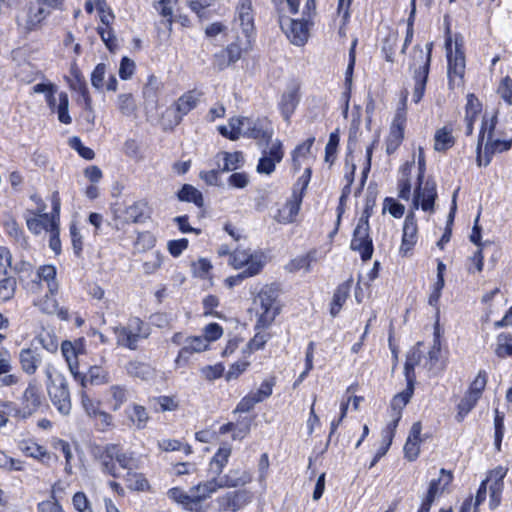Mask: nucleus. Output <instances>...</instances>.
I'll use <instances>...</instances> for the list:
<instances>
[{
	"instance_id": "47",
	"label": "nucleus",
	"mask_w": 512,
	"mask_h": 512,
	"mask_svg": "<svg viewBox=\"0 0 512 512\" xmlns=\"http://www.w3.org/2000/svg\"><path fill=\"white\" fill-rule=\"evenodd\" d=\"M251 47V41L250 38H246L245 40H238L237 42H234L230 44L226 49V54L229 59V63H234L238 61L243 52H246Z\"/></svg>"
},
{
	"instance_id": "25",
	"label": "nucleus",
	"mask_w": 512,
	"mask_h": 512,
	"mask_svg": "<svg viewBox=\"0 0 512 512\" xmlns=\"http://www.w3.org/2000/svg\"><path fill=\"white\" fill-rule=\"evenodd\" d=\"M61 352L73 377H80L78 355L82 353V344L64 341L61 344Z\"/></svg>"
},
{
	"instance_id": "54",
	"label": "nucleus",
	"mask_w": 512,
	"mask_h": 512,
	"mask_svg": "<svg viewBox=\"0 0 512 512\" xmlns=\"http://www.w3.org/2000/svg\"><path fill=\"white\" fill-rule=\"evenodd\" d=\"M80 399L81 406L89 418H91L101 409V402L91 397L86 391V389H81Z\"/></svg>"
},
{
	"instance_id": "41",
	"label": "nucleus",
	"mask_w": 512,
	"mask_h": 512,
	"mask_svg": "<svg viewBox=\"0 0 512 512\" xmlns=\"http://www.w3.org/2000/svg\"><path fill=\"white\" fill-rule=\"evenodd\" d=\"M414 392V384L407 382V387L400 393L396 394L391 402V409L394 415H401L404 407L409 403Z\"/></svg>"
},
{
	"instance_id": "44",
	"label": "nucleus",
	"mask_w": 512,
	"mask_h": 512,
	"mask_svg": "<svg viewBox=\"0 0 512 512\" xmlns=\"http://www.w3.org/2000/svg\"><path fill=\"white\" fill-rule=\"evenodd\" d=\"M350 292V283H343L340 285L333 295L330 313L335 317L341 310L343 304L347 300Z\"/></svg>"
},
{
	"instance_id": "35",
	"label": "nucleus",
	"mask_w": 512,
	"mask_h": 512,
	"mask_svg": "<svg viewBox=\"0 0 512 512\" xmlns=\"http://www.w3.org/2000/svg\"><path fill=\"white\" fill-rule=\"evenodd\" d=\"M50 15L40 3L36 0L35 3L29 7L26 26L29 30H34L40 27L41 23Z\"/></svg>"
},
{
	"instance_id": "32",
	"label": "nucleus",
	"mask_w": 512,
	"mask_h": 512,
	"mask_svg": "<svg viewBox=\"0 0 512 512\" xmlns=\"http://www.w3.org/2000/svg\"><path fill=\"white\" fill-rule=\"evenodd\" d=\"M19 361L22 370L28 375H33L41 362L40 353L37 348H24L19 353Z\"/></svg>"
},
{
	"instance_id": "9",
	"label": "nucleus",
	"mask_w": 512,
	"mask_h": 512,
	"mask_svg": "<svg viewBox=\"0 0 512 512\" xmlns=\"http://www.w3.org/2000/svg\"><path fill=\"white\" fill-rule=\"evenodd\" d=\"M369 216V209L366 208L359 219L351 241V249L358 251L364 261L369 260L373 253L372 240L369 237Z\"/></svg>"
},
{
	"instance_id": "24",
	"label": "nucleus",
	"mask_w": 512,
	"mask_h": 512,
	"mask_svg": "<svg viewBox=\"0 0 512 512\" xmlns=\"http://www.w3.org/2000/svg\"><path fill=\"white\" fill-rule=\"evenodd\" d=\"M417 223L413 213L406 216L403 226L402 243L400 253L406 256L417 242Z\"/></svg>"
},
{
	"instance_id": "2",
	"label": "nucleus",
	"mask_w": 512,
	"mask_h": 512,
	"mask_svg": "<svg viewBox=\"0 0 512 512\" xmlns=\"http://www.w3.org/2000/svg\"><path fill=\"white\" fill-rule=\"evenodd\" d=\"M94 456L101 462L102 470L117 478L119 473L116 469L114 461L123 469H131L133 464V456L123 451L117 444H108L103 448L97 447L94 450Z\"/></svg>"
},
{
	"instance_id": "5",
	"label": "nucleus",
	"mask_w": 512,
	"mask_h": 512,
	"mask_svg": "<svg viewBox=\"0 0 512 512\" xmlns=\"http://www.w3.org/2000/svg\"><path fill=\"white\" fill-rule=\"evenodd\" d=\"M230 264L235 269L244 268L239 274L240 278L253 277L263 269L265 256L261 252H253L249 249H235L230 255Z\"/></svg>"
},
{
	"instance_id": "53",
	"label": "nucleus",
	"mask_w": 512,
	"mask_h": 512,
	"mask_svg": "<svg viewBox=\"0 0 512 512\" xmlns=\"http://www.w3.org/2000/svg\"><path fill=\"white\" fill-rule=\"evenodd\" d=\"M178 198L181 201L193 202L199 207L203 205V196L201 192L188 184H185L178 192Z\"/></svg>"
},
{
	"instance_id": "43",
	"label": "nucleus",
	"mask_w": 512,
	"mask_h": 512,
	"mask_svg": "<svg viewBox=\"0 0 512 512\" xmlns=\"http://www.w3.org/2000/svg\"><path fill=\"white\" fill-rule=\"evenodd\" d=\"M218 156H221L224 161L223 172L235 171L244 165V156L240 151L221 152Z\"/></svg>"
},
{
	"instance_id": "23",
	"label": "nucleus",
	"mask_w": 512,
	"mask_h": 512,
	"mask_svg": "<svg viewBox=\"0 0 512 512\" xmlns=\"http://www.w3.org/2000/svg\"><path fill=\"white\" fill-rule=\"evenodd\" d=\"M74 379L80 383L82 389H86L88 385L100 386L110 382L108 371L97 365L91 366L87 374L80 372V377Z\"/></svg>"
},
{
	"instance_id": "1",
	"label": "nucleus",
	"mask_w": 512,
	"mask_h": 512,
	"mask_svg": "<svg viewBox=\"0 0 512 512\" xmlns=\"http://www.w3.org/2000/svg\"><path fill=\"white\" fill-rule=\"evenodd\" d=\"M496 122V116L483 117L476 149L478 166H487L494 154L508 151L512 147V138L507 140L493 139Z\"/></svg>"
},
{
	"instance_id": "59",
	"label": "nucleus",
	"mask_w": 512,
	"mask_h": 512,
	"mask_svg": "<svg viewBox=\"0 0 512 512\" xmlns=\"http://www.w3.org/2000/svg\"><path fill=\"white\" fill-rule=\"evenodd\" d=\"M487 385V374L485 371H479L474 380L471 382L467 393L480 399Z\"/></svg>"
},
{
	"instance_id": "62",
	"label": "nucleus",
	"mask_w": 512,
	"mask_h": 512,
	"mask_svg": "<svg viewBox=\"0 0 512 512\" xmlns=\"http://www.w3.org/2000/svg\"><path fill=\"white\" fill-rule=\"evenodd\" d=\"M126 482L131 490L145 491L149 488V483L142 474L128 472Z\"/></svg>"
},
{
	"instance_id": "39",
	"label": "nucleus",
	"mask_w": 512,
	"mask_h": 512,
	"mask_svg": "<svg viewBox=\"0 0 512 512\" xmlns=\"http://www.w3.org/2000/svg\"><path fill=\"white\" fill-rule=\"evenodd\" d=\"M455 143L452 129L447 126L438 129L434 135V149L443 152L451 148Z\"/></svg>"
},
{
	"instance_id": "11",
	"label": "nucleus",
	"mask_w": 512,
	"mask_h": 512,
	"mask_svg": "<svg viewBox=\"0 0 512 512\" xmlns=\"http://www.w3.org/2000/svg\"><path fill=\"white\" fill-rule=\"evenodd\" d=\"M253 494L247 489H239L218 496L214 503L218 512H238L252 502Z\"/></svg>"
},
{
	"instance_id": "37",
	"label": "nucleus",
	"mask_w": 512,
	"mask_h": 512,
	"mask_svg": "<svg viewBox=\"0 0 512 512\" xmlns=\"http://www.w3.org/2000/svg\"><path fill=\"white\" fill-rule=\"evenodd\" d=\"M35 277L46 283L50 294L55 295L58 291V282L56 281V268L53 265H43L35 272Z\"/></svg>"
},
{
	"instance_id": "57",
	"label": "nucleus",
	"mask_w": 512,
	"mask_h": 512,
	"mask_svg": "<svg viewBox=\"0 0 512 512\" xmlns=\"http://www.w3.org/2000/svg\"><path fill=\"white\" fill-rule=\"evenodd\" d=\"M177 0H160L155 3L154 7L158 11V13L166 19L168 29H172L173 24V4L176 3Z\"/></svg>"
},
{
	"instance_id": "10",
	"label": "nucleus",
	"mask_w": 512,
	"mask_h": 512,
	"mask_svg": "<svg viewBox=\"0 0 512 512\" xmlns=\"http://www.w3.org/2000/svg\"><path fill=\"white\" fill-rule=\"evenodd\" d=\"M114 219L123 224L142 223L150 218L151 208L144 199L127 206H118L113 210Z\"/></svg>"
},
{
	"instance_id": "51",
	"label": "nucleus",
	"mask_w": 512,
	"mask_h": 512,
	"mask_svg": "<svg viewBox=\"0 0 512 512\" xmlns=\"http://www.w3.org/2000/svg\"><path fill=\"white\" fill-rule=\"evenodd\" d=\"M421 351L418 348H413L407 355L405 362V376L407 382L413 383L415 380L414 368L420 362Z\"/></svg>"
},
{
	"instance_id": "34",
	"label": "nucleus",
	"mask_w": 512,
	"mask_h": 512,
	"mask_svg": "<svg viewBox=\"0 0 512 512\" xmlns=\"http://www.w3.org/2000/svg\"><path fill=\"white\" fill-rule=\"evenodd\" d=\"M299 102V86L292 85L283 94L280 103L281 111L285 119H289Z\"/></svg>"
},
{
	"instance_id": "17",
	"label": "nucleus",
	"mask_w": 512,
	"mask_h": 512,
	"mask_svg": "<svg viewBox=\"0 0 512 512\" xmlns=\"http://www.w3.org/2000/svg\"><path fill=\"white\" fill-rule=\"evenodd\" d=\"M436 197L437 191L434 182L427 181L424 185L420 182L413 199V208L418 209L420 206L423 211L432 213Z\"/></svg>"
},
{
	"instance_id": "63",
	"label": "nucleus",
	"mask_w": 512,
	"mask_h": 512,
	"mask_svg": "<svg viewBox=\"0 0 512 512\" xmlns=\"http://www.w3.org/2000/svg\"><path fill=\"white\" fill-rule=\"evenodd\" d=\"M6 233L13 238L17 243L26 245V239L23 235V231L19 227L15 219H9L4 223Z\"/></svg>"
},
{
	"instance_id": "64",
	"label": "nucleus",
	"mask_w": 512,
	"mask_h": 512,
	"mask_svg": "<svg viewBox=\"0 0 512 512\" xmlns=\"http://www.w3.org/2000/svg\"><path fill=\"white\" fill-rule=\"evenodd\" d=\"M497 93L508 105H512V78L504 77L497 88Z\"/></svg>"
},
{
	"instance_id": "38",
	"label": "nucleus",
	"mask_w": 512,
	"mask_h": 512,
	"mask_svg": "<svg viewBox=\"0 0 512 512\" xmlns=\"http://www.w3.org/2000/svg\"><path fill=\"white\" fill-rule=\"evenodd\" d=\"M247 120H244V117L242 118H231L229 120L228 125L225 126H219L218 131L219 133L232 140L235 141L239 139L241 135H243V130L245 127V123H247Z\"/></svg>"
},
{
	"instance_id": "19",
	"label": "nucleus",
	"mask_w": 512,
	"mask_h": 512,
	"mask_svg": "<svg viewBox=\"0 0 512 512\" xmlns=\"http://www.w3.org/2000/svg\"><path fill=\"white\" fill-rule=\"evenodd\" d=\"M127 425L130 428L143 430L147 428L150 415L146 407L137 403L129 404L124 410Z\"/></svg>"
},
{
	"instance_id": "28",
	"label": "nucleus",
	"mask_w": 512,
	"mask_h": 512,
	"mask_svg": "<svg viewBox=\"0 0 512 512\" xmlns=\"http://www.w3.org/2000/svg\"><path fill=\"white\" fill-rule=\"evenodd\" d=\"M199 98L200 93L196 91H189L182 95L175 103V111L178 114L174 116V121L170 126L178 125L181 122L182 117L197 106Z\"/></svg>"
},
{
	"instance_id": "8",
	"label": "nucleus",
	"mask_w": 512,
	"mask_h": 512,
	"mask_svg": "<svg viewBox=\"0 0 512 512\" xmlns=\"http://www.w3.org/2000/svg\"><path fill=\"white\" fill-rule=\"evenodd\" d=\"M284 157L283 143L279 139L268 141L261 151V157L256 166V172L262 175H271Z\"/></svg>"
},
{
	"instance_id": "4",
	"label": "nucleus",
	"mask_w": 512,
	"mask_h": 512,
	"mask_svg": "<svg viewBox=\"0 0 512 512\" xmlns=\"http://www.w3.org/2000/svg\"><path fill=\"white\" fill-rule=\"evenodd\" d=\"M276 291L270 286H264L254 299L257 327H268L275 320L279 309L276 305Z\"/></svg>"
},
{
	"instance_id": "49",
	"label": "nucleus",
	"mask_w": 512,
	"mask_h": 512,
	"mask_svg": "<svg viewBox=\"0 0 512 512\" xmlns=\"http://www.w3.org/2000/svg\"><path fill=\"white\" fill-rule=\"evenodd\" d=\"M115 334L118 345L127 347L131 350H135L137 348V342L139 339L136 338V336L132 334L126 326L115 328Z\"/></svg>"
},
{
	"instance_id": "14",
	"label": "nucleus",
	"mask_w": 512,
	"mask_h": 512,
	"mask_svg": "<svg viewBox=\"0 0 512 512\" xmlns=\"http://www.w3.org/2000/svg\"><path fill=\"white\" fill-rule=\"evenodd\" d=\"M280 25L292 44L303 46L309 38L308 20H294L287 17L280 19Z\"/></svg>"
},
{
	"instance_id": "21",
	"label": "nucleus",
	"mask_w": 512,
	"mask_h": 512,
	"mask_svg": "<svg viewBox=\"0 0 512 512\" xmlns=\"http://www.w3.org/2000/svg\"><path fill=\"white\" fill-rule=\"evenodd\" d=\"M209 344L202 336L188 337L184 342L183 348L179 351L175 360L177 367L187 363L188 357L192 353H199L205 351Z\"/></svg>"
},
{
	"instance_id": "48",
	"label": "nucleus",
	"mask_w": 512,
	"mask_h": 512,
	"mask_svg": "<svg viewBox=\"0 0 512 512\" xmlns=\"http://www.w3.org/2000/svg\"><path fill=\"white\" fill-rule=\"evenodd\" d=\"M69 107V98L67 93L61 92L58 94V100L56 101V106L54 109H51L53 112L57 113L58 120L63 124H70L72 119L68 113Z\"/></svg>"
},
{
	"instance_id": "56",
	"label": "nucleus",
	"mask_w": 512,
	"mask_h": 512,
	"mask_svg": "<svg viewBox=\"0 0 512 512\" xmlns=\"http://www.w3.org/2000/svg\"><path fill=\"white\" fill-rule=\"evenodd\" d=\"M478 398L465 393L464 397L461 399L460 403L458 404V412L456 414V420L458 422L463 421V419L466 417V415L475 407L476 403L478 402Z\"/></svg>"
},
{
	"instance_id": "50",
	"label": "nucleus",
	"mask_w": 512,
	"mask_h": 512,
	"mask_svg": "<svg viewBox=\"0 0 512 512\" xmlns=\"http://www.w3.org/2000/svg\"><path fill=\"white\" fill-rule=\"evenodd\" d=\"M57 87L52 83H38L33 86L34 93H42L45 95L46 102L50 109H54L58 97L55 96Z\"/></svg>"
},
{
	"instance_id": "45",
	"label": "nucleus",
	"mask_w": 512,
	"mask_h": 512,
	"mask_svg": "<svg viewBox=\"0 0 512 512\" xmlns=\"http://www.w3.org/2000/svg\"><path fill=\"white\" fill-rule=\"evenodd\" d=\"M315 141L314 137L308 138L306 141L298 145L292 153V162L295 170H299L303 159H306L311 152V147Z\"/></svg>"
},
{
	"instance_id": "6",
	"label": "nucleus",
	"mask_w": 512,
	"mask_h": 512,
	"mask_svg": "<svg viewBox=\"0 0 512 512\" xmlns=\"http://www.w3.org/2000/svg\"><path fill=\"white\" fill-rule=\"evenodd\" d=\"M445 48L448 60L449 84L453 87L456 79L461 80L465 72L462 37L456 36L453 41L451 35H448L445 41Z\"/></svg>"
},
{
	"instance_id": "42",
	"label": "nucleus",
	"mask_w": 512,
	"mask_h": 512,
	"mask_svg": "<svg viewBox=\"0 0 512 512\" xmlns=\"http://www.w3.org/2000/svg\"><path fill=\"white\" fill-rule=\"evenodd\" d=\"M232 449L228 445L221 446L210 461V468L219 475L226 466Z\"/></svg>"
},
{
	"instance_id": "18",
	"label": "nucleus",
	"mask_w": 512,
	"mask_h": 512,
	"mask_svg": "<svg viewBox=\"0 0 512 512\" xmlns=\"http://www.w3.org/2000/svg\"><path fill=\"white\" fill-rule=\"evenodd\" d=\"M244 120L248 122L245 123V127L243 130V135L253 138V139H266L268 141H273V129L271 123L266 119H252L244 117Z\"/></svg>"
},
{
	"instance_id": "40",
	"label": "nucleus",
	"mask_w": 512,
	"mask_h": 512,
	"mask_svg": "<svg viewBox=\"0 0 512 512\" xmlns=\"http://www.w3.org/2000/svg\"><path fill=\"white\" fill-rule=\"evenodd\" d=\"M126 371L130 376L141 380L152 379L155 375V371L150 365L139 361H130L126 366Z\"/></svg>"
},
{
	"instance_id": "58",
	"label": "nucleus",
	"mask_w": 512,
	"mask_h": 512,
	"mask_svg": "<svg viewBox=\"0 0 512 512\" xmlns=\"http://www.w3.org/2000/svg\"><path fill=\"white\" fill-rule=\"evenodd\" d=\"M269 335L266 333H256L255 336L247 343L246 347L242 350V353L245 358L251 355L254 351L262 349Z\"/></svg>"
},
{
	"instance_id": "3",
	"label": "nucleus",
	"mask_w": 512,
	"mask_h": 512,
	"mask_svg": "<svg viewBox=\"0 0 512 512\" xmlns=\"http://www.w3.org/2000/svg\"><path fill=\"white\" fill-rule=\"evenodd\" d=\"M432 43L426 45V51L420 46L413 48V63L415 87L413 91V100L418 103L424 94L425 85L428 77L429 66L431 61Z\"/></svg>"
},
{
	"instance_id": "27",
	"label": "nucleus",
	"mask_w": 512,
	"mask_h": 512,
	"mask_svg": "<svg viewBox=\"0 0 512 512\" xmlns=\"http://www.w3.org/2000/svg\"><path fill=\"white\" fill-rule=\"evenodd\" d=\"M252 481V474L247 470L231 469L219 480L220 488L243 487Z\"/></svg>"
},
{
	"instance_id": "20",
	"label": "nucleus",
	"mask_w": 512,
	"mask_h": 512,
	"mask_svg": "<svg viewBox=\"0 0 512 512\" xmlns=\"http://www.w3.org/2000/svg\"><path fill=\"white\" fill-rule=\"evenodd\" d=\"M70 74L68 79L70 88L81 94L85 110L92 112V99L88 93L85 79L75 61L71 64Z\"/></svg>"
},
{
	"instance_id": "29",
	"label": "nucleus",
	"mask_w": 512,
	"mask_h": 512,
	"mask_svg": "<svg viewBox=\"0 0 512 512\" xmlns=\"http://www.w3.org/2000/svg\"><path fill=\"white\" fill-rule=\"evenodd\" d=\"M453 474L451 471L446 469H441L439 472V476L436 479H432L429 482L428 490L425 498L434 502L436 497L443 494V492L447 489V487L452 483Z\"/></svg>"
},
{
	"instance_id": "61",
	"label": "nucleus",
	"mask_w": 512,
	"mask_h": 512,
	"mask_svg": "<svg viewBox=\"0 0 512 512\" xmlns=\"http://www.w3.org/2000/svg\"><path fill=\"white\" fill-rule=\"evenodd\" d=\"M109 393L114 401L112 410L117 411L127 401V389L121 385H112Z\"/></svg>"
},
{
	"instance_id": "31",
	"label": "nucleus",
	"mask_w": 512,
	"mask_h": 512,
	"mask_svg": "<svg viewBox=\"0 0 512 512\" xmlns=\"http://www.w3.org/2000/svg\"><path fill=\"white\" fill-rule=\"evenodd\" d=\"M116 108L122 117L138 118V105L132 93H120L116 99Z\"/></svg>"
},
{
	"instance_id": "15",
	"label": "nucleus",
	"mask_w": 512,
	"mask_h": 512,
	"mask_svg": "<svg viewBox=\"0 0 512 512\" xmlns=\"http://www.w3.org/2000/svg\"><path fill=\"white\" fill-rule=\"evenodd\" d=\"M234 23L246 38L254 32V13L252 0H239L235 8Z\"/></svg>"
},
{
	"instance_id": "16",
	"label": "nucleus",
	"mask_w": 512,
	"mask_h": 512,
	"mask_svg": "<svg viewBox=\"0 0 512 512\" xmlns=\"http://www.w3.org/2000/svg\"><path fill=\"white\" fill-rule=\"evenodd\" d=\"M47 390L57 410L63 415H68L71 410V401L68 385L64 379H61L58 384L48 385Z\"/></svg>"
},
{
	"instance_id": "12",
	"label": "nucleus",
	"mask_w": 512,
	"mask_h": 512,
	"mask_svg": "<svg viewBox=\"0 0 512 512\" xmlns=\"http://www.w3.org/2000/svg\"><path fill=\"white\" fill-rule=\"evenodd\" d=\"M43 403L44 396L42 395L41 388L35 380H32L23 392L21 406L16 411V414L22 418L30 417L42 407Z\"/></svg>"
},
{
	"instance_id": "52",
	"label": "nucleus",
	"mask_w": 512,
	"mask_h": 512,
	"mask_svg": "<svg viewBox=\"0 0 512 512\" xmlns=\"http://www.w3.org/2000/svg\"><path fill=\"white\" fill-rule=\"evenodd\" d=\"M52 447L55 450L62 452V454L64 455V458H65L64 470L67 474L71 475L73 473V468H72V464H71L73 455H72L70 444L65 440L55 439L52 442Z\"/></svg>"
},
{
	"instance_id": "46",
	"label": "nucleus",
	"mask_w": 512,
	"mask_h": 512,
	"mask_svg": "<svg viewBox=\"0 0 512 512\" xmlns=\"http://www.w3.org/2000/svg\"><path fill=\"white\" fill-rule=\"evenodd\" d=\"M34 305L37 306L43 313H47V314H54V313H59L62 318H66V315H67V312L66 311H62L58 309V303L56 301V299L54 298V295L50 294H46L44 296V298L42 299H39V300H34Z\"/></svg>"
},
{
	"instance_id": "13",
	"label": "nucleus",
	"mask_w": 512,
	"mask_h": 512,
	"mask_svg": "<svg viewBox=\"0 0 512 512\" xmlns=\"http://www.w3.org/2000/svg\"><path fill=\"white\" fill-rule=\"evenodd\" d=\"M406 97L403 99V107L396 111L392 124L390 126L389 135L386 139V152L394 153L401 145L404 139V129L406 125Z\"/></svg>"
},
{
	"instance_id": "26",
	"label": "nucleus",
	"mask_w": 512,
	"mask_h": 512,
	"mask_svg": "<svg viewBox=\"0 0 512 512\" xmlns=\"http://www.w3.org/2000/svg\"><path fill=\"white\" fill-rule=\"evenodd\" d=\"M302 202L301 195L293 194L291 199L288 200L274 216V219L281 224H288L295 221L299 213L300 205Z\"/></svg>"
},
{
	"instance_id": "36",
	"label": "nucleus",
	"mask_w": 512,
	"mask_h": 512,
	"mask_svg": "<svg viewBox=\"0 0 512 512\" xmlns=\"http://www.w3.org/2000/svg\"><path fill=\"white\" fill-rule=\"evenodd\" d=\"M20 449L25 455L37 459L44 464H48L51 459V454L43 446L32 441H23Z\"/></svg>"
},
{
	"instance_id": "7",
	"label": "nucleus",
	"mask_w": 512,
	"mask_h": 512,
	"mask_svg": "<svg viewBox=\"0 0 512 512\" xmlns=\"http://www.w3.org/2000/svg\"><path fill=\"white\" fill-rule=\"evenodd\" d=\"M33 199L37 203V209L35 211L27 210L25 214L27 228L35 235L43 231L48 233L51 229L58 226L59 223H57L55 216H50L45 212L46 204L39 197L34 196Z\"/></svg>"
},
{
	"instance_id": "30",
	"label": "nucleus",
	"mask_w": 512,
	"mask_h": 512,
	"mask_svg": "<svg viewBox=\"0 0 512 512\" xmlns=\"http://www.w3.org/2000/svg\"><path fill=\"white\" fill-rule=\"evenodd\" d=\"M317 261V250L312 249L306 254L296 256L291 259L285 266L286 271L289 273L304 272L308 273L311 271V265Z\"/></svg>"
},
{
	"instance_id": "33",
	"label": "nucleus",
	"mask_w": 512,
	"mask_h": 512,
	"mask_svg": "<svg viewBox=\"0 0 512 512\" xmlns=\"http://www.w3.org/2000/svg\"><path fill=\"white\" fill-rule=\"evenodd\" d=\"M482 105L474 94L467 95V103L465 108L466 134L471 135L473 132V124L481 113Z\"/></svg>"
},
{
	"instance_id": "22",
	"label": "nucleus",
	"mask_w": 512,
	"mask_h": 512,
	"mask_svg": "<svg viewBox=\"0 0 512 512\" xmlns=\"http://www.w3.org/2000/svg\"><path fill=\"white\" fill-rule=\"evenodd\" d=\"M218 489L221 488L216 478L201 482L198 485L192 487L190 492L193 497L194 506L196 507L195 511H200L202 502L210 498V496L214 494Z\"/></svg>"
},
{
	"instance_id": "60",
	"label": "nucleus",
	"mask_w": 512,
	"mask_h": 512,
	"mask_svg": "<svg viewBox=\"0 0 512 512\" xmlns=\"http://www.w3.org/2000/svg\"><path fill=\"white\" fill-rule=\"evenodd\" d=\"M495 353L500 358L512 355V335L501 334L498 336Z\"/></svg>"
},
{
	"instance_id": "55",
	"label": "nucleus",
	"mask_w": 512,
	"mask_h": 512,
	"mask_svg": "<svg viewBox=\"0 0 512 512\" xmlns=\"http://www.w3.org/2000/svg\"><path fill=\"white\" fill-rule=\"evenodd\" d=\"M169 497L177 503L182 504L186 509L195 511L191 492L188 494L179 488H172L168 492Z\"/></svg>"
}]
</instances>
